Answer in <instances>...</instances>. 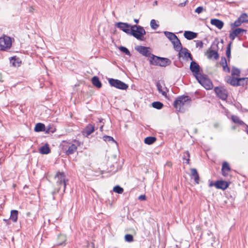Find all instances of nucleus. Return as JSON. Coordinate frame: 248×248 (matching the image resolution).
Listing matches in <instances>:
<instances>
[{
    "mask_svg": "<svg viewBox=\"0 0 248 248\" xmlns=\"http://www.w3.org/2000/svg\"><path fill=\"white\" fill-rule=\"evenodd\" d=\"M55 179L56 180V185L58 188L57 189H55L53 192H52L53 200L55 199L54 195L59 192L61 186H63V193L65 192L66 186V176L64 173L58 172L55 177Z\"/></svg>",
    "mask_w": 248,
    "mask_h": 248,
    "instance_id": "nucleus-1",
    "label": "nucleus"
},
{
    "mask_svg": "<svg viewBox=\"0 0 248 248\" xmlns=\"http://www.w3.org/2000/svg\"><path fill=\"white\" fill-rule=\"evenodd\" d=\"M146 34V31L143 27L136 25L131 27L130 35L133 36L138 40L144 41V35Z\"/></svg>",
    "mask_w": 248,
    "mask_h": 248,
    "instance_id": "nucleus-2",
    "label": "nucleus"
},
{
    "mask_svg": "<svg viewBox=\"0 0 248 248\" xmlns=\"http://www.w3.org/2000/svg\"><path fill=\"white\" fill-rule=\"evenodd\" d=\"M190 100V98L188 96H180L176 98L173 103V106L178 111H180L181 108L184 106L185 103Z\"/></svg>",
    "mask_w": 248,
    "mask_h": 248,
    "instance_id": "nucleus-3",
    "label": "nucleus"
},
{
    "mask_svg": "<svg viewBox=\"0 0 248 248\" xmlns=\"http://www.w3.org/2000/svg\"><path fill=\"white\" fill-rule=\"evenodd\" d=\"M196 78L206 90H210L212 89L213 86V83L209 78L202 75H200L198 77H196Z\"/></svg>",
    "mask_w": 248,
    "mask_h": 248,
    "instance_id": "nucleus-4",
    "label": "nucleus"
},
{
    "mask_svg": "<svg viewBox=\"0 0 248 248\" xmlns=\"http://www.w3.org/2000/svg\"><path fill=\"white\" fill-rule=\"evenodd\" d=\"M12 46L11 38L4 35L0 38V47L1 50H6L11 48Z\"/></svg>",
    "mask_w": 248,
    "mask_h": 248,
    "instance_id": "nucleus-5",
    "label": "nucleus"
},
{
    "mask_svg": "<svg viewBox=\"0 0 248 248\" xmlns=\"http://www.w3.org/2000/svg\"><path fill=\"white\" fill-rule=\"evenodd\" d=\"M108 83L111 86L121 90H126L128 87V85L116 79L109 78Z\"/></svg>",
    "mask_w": 248,
    "mask_h": 248,
    "instance_id": "nucleus-6",
    "label": "nucleus"
},
{
    "mask_svg": "<svg viewBox=\"0 0 248 248\" xmlns=\"http://www.w3.org/2000/svg\"><path fill=\"white\" fill-rule=\"evenodd\" d=\"M178 51V56L179 58H182L183 60L186 61H188L189 60H193L191 54L186 48L183 47Z\"/></svg>",
    "mask_w": 248,
    "mask_h": 248,
    "instance_id": "nucleus-7",
    "label": "nucleus"
},
{
    "mask_svg": "<svg viewBox=\"0 0 248 248\" xmlns=\"http://www.w3.org/2000/svg\"><path fill=\"white\" fill-rule=\"evenodd\" d=\"M192 62L190 63L189 69L191 72L193 73V76L196 78L202 74L200 73V66L196 62L191 60Z\"/></svg>",
    "mask_w": 248,
    "mask_h": 248,
    "instance_id": "nucleus-8",
    "label": "nucleus"
},
{
    "mask_svg": "<svg viewBox=\"0 0 248 248\" xmlns=\"http://www.w3.org/2000/svg\"><path fill=\"white\" fill-rule=\"evenodd\" d=\"M214 91L217 95L221 99L225 100L227 98V91L224 88L217 87L215 88Z\"/></svg>",
    "mask_w": 248,
    "mask_h": 248,
    "instance_id": "nucleus-9",
    "label": "nucleus"
},
{
    "mask_svg": "<svg viewBox=\"0 0 248 248\" xmlns=\"http://www.w3.org/2000/svg\"><path fill=\"white\" fill-rule=\"evenodd\" d=\"M115 26L126 33L130 34L131 27L132 26L130 24L124 22H118L116 24Z\"/></svg>",
    "mask_w": 248,
    "mask_h": 248,
    "instance_id": "nucleus-10",
    "label": "nucleus"
},
{
    "mask_svg": "<svg viewBox=\"0 0 248 248\" xmlns=\"http://www.w3.org/2000/svg\"><path fill=\"white\" fill-rule=\"evenodd\" d=\"M135 49L139 53L144 56L150 57L152 55V54L149 52V47L141 46H138L135 47Z\"/></svg>",
    "mask_w": 248,
    "mask_h": 248,
    "instance_id": "nucleus-11",
    "label": "nucleus"
},
{
    "mask_svg": "<svg viewBox=\"0 0 248 248\" xmlns=\"http://www.w3.org/2000/svg\"><path fill=\"white\" fill-rule=\"evenodd\" d=\"M247 32V31L246 30L237 28L230 32L229 37L232 41H233L238 35L243 34L244 32L246 33Z\"/></svg>",
    "mask_w": 248,
    "mask_h": 248,
    "instance_id": "nucleus-12",
    "label": "nucleus"
},
{
    "mask_svg": "<svg viewBox=\"0 0 248 248\" xmlns=\"http://www.w3.org/2000/svg\"><path fill=\"white\" fill-rule=\"evenodd\" d=\"M80 144L79 142L78 141L75 140L74 143L72 144L68 147V149L66 151V154L67 155H70L74 154L75 152L77 151V147L79 146Z\"/></svg>",
    "mask_w": 248,
    "mask_h": 248,
    "instance_id": "nucleus-13",
    "label": "nucleus"
},
{
    "mask_svg": "<svg viewBox=\"0 0 248 248\" xmlns=\"http://www.w3.org/2000/svg\"><path fill=\"white\" fill-rule=\"evenodd\" d=\"M214 186L217 189L225 190L228 187L229 183L225 181H217L215 183Z\"/></svg>",
    "mask_w": 248,
    "mask_h": 248,
    "instance_id": "nucleus-14",
    "label": "nucleus"
},
{
    "mask_svg": "<svg viewBox=\"0 0 248 248\" xmlns=\"http://www.w3.org/2000/svg\"><path fill=\"white\" fill-rule=\"evenodd\" d=\"M231 170V169L229 166V163L227 162H224L221 168L222 174L224 176H227L228 175V172L230 171Z\"/></svg>",
    "mask_w": 248,
    "mask_h": 248,
    "instance_id": "nucleus-15",
    "label": "nucleus"
},
{
    "mask_svg": "<svg viewBox=\"0 0 248 248\" xmlns=\"http://www.w3.org/2000/svg\"><path fill=\"white\" fill-rule=\"evenodd\" d=\"M94 126L91 124H89L83 130V134L86 137H88L93 133L94 131Z\"/></svg>",
    "mask_w": 248,
    "mask_h": 248,
    "instance_id": "nucleus-16",
    "label": "nucleus"
},
{
    "mask_svg": "<svg viewBox=\"0 0 248 248\" xmlns=\"http://www.w3.org/2000/svg\"><path fill=\"white\" fill-rule=\"evenodd\" d=\"M161 57L155 56L152 54L150 57L149 62L150 64L154 65H159Z\"/></svg>",
    "mask_w": 248,
    "mask_h": 248,
    "instance_id": "nucleus-17",
    "label": "nucleus"
},
{
    "mask_svg": "<svg viewBox=\"0 0 248 248\" xmlns=\"http://www.w3.org/2000/svg\"><path fill=\"white\" fill-rule=\"evenodd\" d=\"M206 54L208 59H212L214 58L215 60H217L219 58V55L217 52L215 50L209 49L207 51Z\"/></svg>",
    "mask_w": 248,
    "mask_h": 248,
    "instance_id": "nucleus-18",
    "label": "nucleus"
},
{
    "mask_svg": "<svg viewBox=\"0 0 248 248\" xmlns=\"http://www.w3.org/2000/svg\"><path fill=\"white\" fill-rule=\"evenodd\" d=\"M210 22L212 25L215 26L218 29H221L224 26L223 22L218 19H212Z\"/></svg>",
    "mask_w": 248,
    "mask_h": 248,
    "instance_id": "nucleus-19",
    "label": "nucleus"
},
{
    "mask_svg": "<svg viewBox=\"0 0 248 248\" xmlns=\"http://www.w3.org/2000/svg\"><path fill=\"white\" fill-rule=\"evenodd\" d=\"M171 42L173 45V47L175 50L178 51L179 50L182 49V48H183L181 43L177 37Z\"/></svg>",
    "mask_w": 248,
    "mask_h": 248,
    "instance_id": "nucleus-20",
    "label": "nucleus"
},
{
    "mask_svg": "<svg viewBox=\"0 0 248 248\" xmlns=\"http://www.w3.org/2000/svg\"><path fill=\"white\" fill-rule=\"evenodd\" d=\"M184 35L187 40H192L197 37V33L191 31H185Z\"/></svg>",
    "mask_w": 248,
    "mask_h": 248,
    "instance_id": "nucleus-21",
    "label": "nucleus"
},
{
    "mask_svg": "<svg viewBox=\"0 0 248 248\" xmlns=\"http://www.w3.org/2000/svg\"><path fill=\"white\" fill-rule=\"evenodd\" d=\"M191 176L194 177L195 182L199 184L200 177L196 169L193 168L190 169Z\"/></svg>",
    "mask_w": 248,
    "mask_h": 248,
    "instance_id": "nucleus-22",
    "label": "nucleus"
},
{
    "mask_svg": "<svg viewBox=\"0 0 248 248\" xmlns=\"http://www.w3.org/2000/svg\"><path fill=\"white\" fill-rule=\"evenodd\" d=\"M171 63L170 60L168 58L161 57L160 61L159 63V66L161 67H165L167 65H170Z\"/></svg>",
    "mask_w": 248,
    "mask_h": 248,
    "instance_id": "nucleus-23",
    "label": "nucleus"
},
{
    "mask_svg": "<svg viewBox=\"0 0 248 248\" xmlns=\"http://www.w3.org/2000/svg\"><path fill=\"white\" fill-rule=\"evenodd\" d=\"M92 82L93 84L98 88H100L102 87V84L99 78L96 76H94L92 78Z\"/></svg>",
    "mask_w": 248,
    "mask_h": 248,
    "instance_id": "nucleus-24",
    "label": "nucleus"
},
{
    "mask_svg": "<svg viewBox=\"0 0 248 248\" xmlns=\"http://www.w3.org/2000/svg\"><path fill=\"white\" fill-rule=\"evenodd\" d=\"M238 78L234 77H229L227 82L233 86H238Z\"/></svg>",
    "mask_w": 248,
    "mask_h": 248,
    "instance_id": "nucleus-25",
    "label": "nucleus"
},
{
    "mask_svg": "<svg viewBox=\"0 0 248 248\" xmlns=\"http://www.w3.org/2000/svg\"><path fill=\"white\" fill-rule=\"evenodd\" d=\"M39 151L42 154H48L50 152V149L48 145L46 144L40 148Z\"/></svg>",
    "mask_w": 248,
    "mask_h": 248,
    "instance_id": "nucleus-26",
    "label": "nucleus"
},
{
    "mask_svg": "<svg viewBox=\"0 0 248 248\" xmlns=\"http://www.w3.org/2000/svg\"><path fill=\"white\" fill-rule=\"evenodd\" d=\"M18 212L17 210H13L11 211L10 219L13 222H16L17 220Z\"/></svg>",
    "mask_w": 248,
    "mask_h": 248,
    "instance_id": "nucleus-27",
    "label": "nucleus"
},
{
    "mask_svg": "<svg viewBox=\"0 0 248 248\" xmlns=\"http://www.w3.org/2000/svg\"><path fill=\"white\" fill-rule=\"evenodd\" d=\"M45 125L42 123H37L34 127L35 132H42L45 131Z\"/></svg>",
    "mask_w": 248,
    "mask_h": 248,
    "instance_id": "nucleus-28",
    "label": "nucleus"
},
{
    "mask_svg": "<svg viewBox=\"0 0 248 248\" xmlns=\"http://www.w3.org/2000/svg\"><path fill=\"white\" fill-rule=\"evenodd\" d=\"M21 62H19L18 58H16L15 57H12L10 59V63L15 67L19 66Z\"/></svg>",
    "mask_w": 248,
    "mask_h": 248,
    "instance_id": "nucleus-29",
    "label": "nucleus"
},
{
    "mask_svg": "<svg viewBox=\"0 0 248 248\" xmlns=\"http://www.w3.org/2000/svg\"><path fill=\"white\" fill-rule=\"evenodd\" d=\"M231 119L233 123L239 124L240 125H244V122L242 120H240L239 118L236 115H232L231 116Z\"/></svg>",
    "mask_w": 248,
    "mask_h": 248,
    "instance_id": "nucleus-30",
    "label": "nucleus"
},
{
    "mask_svg": "<svg viewBox=\"0 0 248 248\" xmlns=\"http://www.w3.org/2000/svg\"><path fill=\"white\" fill-rule=\"evenodd\" d=\"M248 81V78H238V86H244L247 85Z\"/></svg>",
    "mask_w": 248,
    "mask_h": 248,
    "instance_id": "nucleus-31",
    "label": "nucleus"
},
{
    "mask_svg": "<svg viewBox=\"0 0 248 248\" xmlns=\"http://www.w3.org/2000/svg\"><path fill=\"white\" fill-rule=\"evenodd\" d=\"M66 236L63 234H60L58 236V245H62L66 241Z\"/></svg>",
    "mask_w": 248,
    "mask_h": 248,
    "instance_id": "nucleus-32",
    "label": "nucleus"
},
{
    "mask_svg": "<svg viewBox=\"0 0 248 248\" xmlns=\"http://www.w3.org/2000/svg\"><path fill=\"white\" fill-rule=\"evenodd\" d=\"M156 140V138L154 137H148L144 139V142L148 145H151L154 143Z\"/></svg>",
    "mask_w": 248,
    "mask_h": 248,
    "instance_id": "nucleus-33",
    "label": "nucleus"
},
{
    "mask_svg": "<svg viewBox=\"0 0 248 248\" xmlns=\"http://www.w3.org/2000/svg\"><path fill=\"white\" fill-rule=\"evenodd\" d=\"M164 34L165 36L169 39L171 42L176 38L177 36L173 33L169 31H165Z\"/></svg>",
    "mask_w": 248,
    "mask_h": 248,
    "instance_id": "nucleus-34",
    "label": "nucleus"
},
{
    "mask_svg": "<svg viewBox=\"0 0 248 248\" xmlns=\"http://www.w3.org/2000/svg\"><path fill=\"white\" fill-rule=\"evenodd\" d=\"M56 128L53 125L49 124L46 127H45V133L49 134L50 133H53L55 132Z\"/></svg>",
    "mask_w": 248,
    "mask_h": 248,
    "instance_id": "nucleus-35",
    "label": "nucleus"
},
{
    "mask_svg": "<svg viewBox=\"0 0 248 248\" xmlns=\"http://www.w3.org/2000/svg\"><path fill=\"white\" fill-rule=\"evenodd\" d=\"M190 154L188 151H186L183 153V159L186 160L185 162L186 164L189 163Z\"/></svg>",
    "mask_w": 248,
    "mask_h": 248,
    "instance_id": "nucleus-36",
    "label": "nucleus"
},
{
    "mask_svg": "<svg viewBox=\"0 0 248 248\" xmlns=\"http://www.w3.org/2000/svg\"><path fill=\"white\" fill-rule=\"evenodd\" d=\"M152 107L155 108L160 109L163 108V104L160 102L156 101L152 103Z\"/></svg>",
    "mask_w": 248,
    "mask_h": 248,
    "instance_id": "nucleus-37",
    "label": "nucleus"
},
{
    "mask_svg": "<svg viewBox=\"0 0 248 248\" xmlns=\"http://www.w3.org/2000/svg\"><path fill=\"white\" fill-rule=\"evenodd\" d=\"M247 14L246 13H243L240 15L238 18L239 19V20H241L243 23H248V20L247 19Z\"/></svg>",
    "mask_w": 248,
    "mask_h": 248,
    "instance_id": "nucleus-38",
    "label": "nucleus"
},
{
    "mask_svg": "<svg viewBox=\"0 0 248 248\" xmlns=\"http://www.w3.org/2000/svg\"><path fill=\"white\" fill-rule=\"evenodd\" d=\"M232 44V42H230L227 46V50H226V56L228 59H230L231 58V45Z\"/></svg>",
    "mask_w": 248,
    "mask_h": 248,
    "instance_id": "nucleus-39",
    "label": "nucleus"
},
{
    "mask_svg": "<svg viewBox=\"0 0 248 248\" xmlns=\"http://www.w3.org/2000/svg\"><path fill=\"white\" fill-rule=\"evenodd\" d=\"M103 139L104 141H105L106 142H116L115 140H114V139L113 138V137H111V136H107V135H105V136H104L103 137Z\"/></svg>",
    "mask_w": 248,
    "mask_h": 248,
    "instance_id": "nucleus-40",
    "label": "nucleus"
},
{
    "mask_svg": "<svg viewBox=\"0 0 248 248\" xmlns=\"http://www.w3.org/2000/svg\"><path fill=\"white\" fill-rule=\"evenodd\" d=\"M113 191L118 194H122L124 192V189L119 186H116L113 187Z\"/></svg>",
    "mask_w": 248,
    "mask_h": 248,
    "instance_id": "nucleus-41",
    "label": "nucleus"
},
{
    "mask_svg": "<svg viewBox=\"0 0 248 248\" xmlns=\"http://www.w3.org/2000/svg\"><path fill=\"white\" fill-rule=\"evenodd\" d=\"M157 90L160 93H161L163 95H165V92L162 91V86L159 81H158L156 83Z\"/></svg>",
    "mask_w": 248,
    "mask_h": 248,
    "instance_id": "nucleus-42",
    "label": "nucleus"
},
{
    "mask_svg": "<svg viewBox=\"0 0 248 248\" xmlns=\"http://www.w3.org/2000/svg\"><path fill=\"white\" fill-rule=\"evenodd\" d=\"M240 74V71L239 69L235 68V67L232 68V76L236 75L237 76H239Z\"/></svg>",
    "mask_w": 248,
    "mask_h": 248,
    "instance_id": "nucleus-43",
    "label": "nucleus"
},
{
    "mask_svg": "<svg viewBox=\"0 0 248 248\" xmlns=\"http://www.w3.org/2000/svg\"><path fill=\"white\" fill-rule=\"evenodd\" d=\"M125 241L128 242H133L134 240L133 236L131 234H127L124 236Z\"/></svg>",
    "mask_w": 248,
    "mask_h": 248,
    "instance_id": "nucleus-44",
    "label": "nucleus"
},
{
    "mask_svg": "<svg viewBox=\"0 0 248 248\" xmlns=\"http://www.w3.org/2000/svg\"><path fill=\"white\" fill-rule=\"evenodd\" d=\"M119 49L123 52L124 53L127 55H130V51L128 49L124 46H121L119 47Z\"/></svg>",
    "mask_w": 248,
    "mask_h": 248,
    "instance_id": "nucleus-45",
    "label": "nucleus"
},
{
    "mask_svg": "<svg viewBox=\"0 0 248 248\" xmlns=\"http://www.w3.org/2000/svg\"><path fill=\"white\" fill-rule=\"evenodd\" d=\"M150 25L152 29H156L159 25L156 23V21L155 19H152L150 22Z\"/></svg>",
    "mask_w": 248,
    "mask_h": 248,
    "instance_id": "nucleus-46",
    "label": "nucleus"
},
{
    "mask_svg": "<svg viewBox=\"0 0 248 248\" xmlns=\"http://www.w3.org/2000/svg\"><path fill=\"white\" fill-rule=\"evenodd\" d=\"M242 23L243 22L241 20H239V19L238 18L232 24V26H233L234 27H239L241 25Z\"/></svg>",
    "mask_w": 248,
    "mask_h": 248,
    "instance_id": "nucleus-47",
    "label": "nucleus"
},
{
    "mask_svg": "<svg viewBox=\"0 0 248 248\" xmlns=\"http://www.w3.org/2000/svg\"><path fill=\"white\" fill-rule=\"evenodd\" d=\"M196 46L197 47H199L200 48H202L203 46V43L202 41L197 40L196 41Z\"/></svg>",
    "mask_w": 248,
    "mask_h": 248,
    "instance_id": "nucleus-48",
    "label": "nucleus"
},
{
    "mask_svg": "<svg viewBox=\"0 0 248 248\" xmlns=\"http://www.w3.org/2000/svg\"><path fill=\"white\" fill-rule=\"evenodd\" d=\"M220 64L221 66L225 65V64H227V61L224 57H222L221 58V60L220 62Z\"/></svg>",
    "mask_w": 248,
    "mask_h": 248,
    "instance_id": "nucleus-49",
    "label": "nucleus"
},
{
    "mask_svg": "<svg viewBox=\"0 0 248 248\" xmlns=\"http://www.w3.org/2000/svg\"><path fill=\"white\" fill-rule=\"evenodd\" d=\"M204 10V9L203 8V7L202 6H199V7H198L196 9H195V12L198 14H200L201 13H202Z\"/></svg>",
    "mask_w": 248,
    "mask_h": 248,
    "instance_id": "nucleus-50",
    "label": "nucleus"
},
{
    "mask_svg": "<svg viewBox=\"0 0 248 248\" xmlns=\"http://www.w3.org/2000/svg\"><path fill=\"white\" fill-rule=\"evenodd\" d=\"M223 70L227 73H229L230 72V68L228 66L227 64H225V65H222Z\"/></svg>",
    "mask_w": 248,
    "mask_h": 248,
    "instance_id": "nucleus-51",
    "label": "nucleus"
},
{
    "mask_svg": "<svg viewBox=\"0 0 248 248\" xmlns=\"http://www.w3.org/2000/svg\"><path fill=\"white\" fill-rule=\"evenodd\" d=\"M146 196L145 195H141L139 197V200L140 201H144L146 200Z\"/></svg>",
    "mask_w": 248,
    "mask_h": 248,
    "instance_id": "nucleus-52",
    "label": "nucleus"
},
{
    "mask_svg": "<svg viewBox=\"0 0 248 248\" xmlns=\"http://www.w3.org/2000/svg\"><path fill=\"white\" fill-rule=\"evenodd\" d=\"M218 44V42H217L216 44H215V42H214L211 46L212 47H213V49H215L214 46L215 45L217 47V45Z\"/></svg>",
    "mask_w": 248,
    "mask_h": 248,
    "instance_id": "nucleus-53",
    "label": "nucleus"
},
{
    "mask_svg": "<svg viewBox=\"0 0 248 248\" xmlns=\"http://www.w3.org/2000/svg\"><path fill=\"white\" fill-rule=\"evenodd\" d=\"M139 19H134V22H135L136 23H139Z\"/></svg>",
    "mask_w": 248,
    "mask_h": 248,
    "instance_id": "nucleus-54",
    "label": "nucleus"
},
{
    "mask_svg": "<svg viewBox=\"0 0 248 248\" xmlns=\"http://www.w3.org/2000/svg\"><path fill=\"white\" fill-rule=\"evenodd\" d=\"M2 75L0 73V81H2Z\"/></svg>",
    "mask_w": 248,
    "mask_h": 248,
    "instance_id": "nucleus-55",
    "label": "nucleus"
},
{
    "mask_svg": "<svg viewBox=\"0 0 248 248\" xmlns=\"http://www.w3.org/2000/svg\"><path fill=\"white\" fill-rule=\"evenodd\" d=\"M103 125H102L101 126H100V130L101 131H102V130H103Z\"/></svg>",
    "mask_w": 248,
    "mask_h": 248,
    "instance_id": "nucleus-56",
    "label": "nucleus"
},
{
    "mask_svg": "<svg viewBox=\"0 0 248 248\" xmlns=\"http://www.w3.org/2000/svg\"><path fill=\"white\" fill-rule=\"evenodd\" d=\"M246 132H247V134H248V125L247 126Z\"/></svg>",
    "mask_w": 248,
    "mask_h": 248,
    "instance_id": "nucleus-57",
    "label": "nucleus"
},
{
    "mask_svg": "<svg viewBox=\"0 0 248 248\" xmlns=\"http://www.w3.org/2000/svg\"><path fill=\"white\" fill-rule=\"evenodd\" d=\"M213 186V183H211L210 184V185H209V186Z\"/></svg>",
    "mask_w": 248,
    "mask_h": 248,
    "instance_id": "nucleus-58",
    "label": "nucleus"
},
{
    "mask_svg": "<svg viewBox=\"0 0 248 248\" xmlns=\"http://www.w3.org/2000/svg\"><path fill=\"white\" fill-rule=\"evenodd\" d=\"M103 119H100L99 120V123H102Z\"/></svg>",
    "mask_w": 248,
    "mask_h": 248,
    "instance_id": "nucleus-59",
    "label": "nucleus"
},
{
    "mask_svg": "<svg viewBox=\"0 0 248 248\" xmlns=\"http://www.w3.org/2000/svg\"><path fill=\"white\" fill-rule=\"evenodd\" d=\"M221 43H222V44H223V40H221Z\"/></svg>",
    "mask_w": 248,
    "mask_h": 248,
    "instance_id": "nucleus-60",
    "label": "nucleus"
},
{
    "mask_svg": "<svg viewBox=\"0 0 248 248\" xmlns=\"http://www.w3.org/2000/svg\"><path fill=\"white\" fill-rule=\"evenodd\" d=\"M155 4H157V1H155Z\"/></svg>",
    "mask_w": 248,
    "mask_h": 248,
    "instance_id": "nucleus-61",
    "label": "nucleus"
}]
</instances>
